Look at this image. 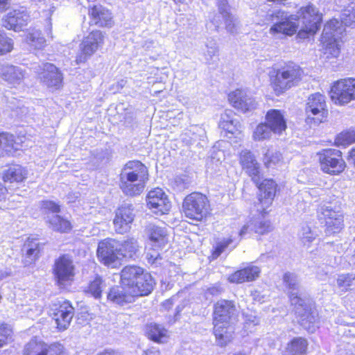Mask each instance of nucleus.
Instances as JSON below:
<instances>
[{"instance_id": "1", "label": "nucleus", "mask_w": 355, "mask_h": 355, "mask_svg": "<svg viewBox=\"0 0 355 355\" xmlns=\"http://www.w3.org/2000/svg\"><path fill=\"white\" fill-rule=\"evenodd\" d=\"M119 284L109 288L106 297L108 302L119 306L148 296L157 284L151 272L137 264L124 266L119 272Z\"/></svg>"}, {"instance_id": "2", "label": "nucleus", "mask_w": 355, "mask_h": 355, "mask_svg": "<svg viewBox=\"0 0 355 355\" xmlns=\"http://www.w3.org/2000/svg\"><path fill=\"white\" fill-rule=\"evenodd\" d=\"M298 14L302 20V26L300 29L298 24L293 21V15H288L287 12L282 10L274 11L270 15V19L272 21H279L270 26L269 33L274 36L292 37L295 35L296 39L300 40L313 37L322 26V13L313 4L309 3L301 6L298 10Z\"/></svg>"}, {"instance_id": "3", "label": "nucleus", "mask_w": 355, "mask_h": 355, "mask_svg": "<svg viewBox=\"0 0 355 355\" xmlns=\"http://www.w3.org/2000/svg\"><path fill=\"white\" fill-rule=\"evenodd\" d=\"M139 244L134 238L119 241L107 237L98 241L96 254L98 262L108 269H119L124 261L134 259Z\"/></svg>"}, {"instance_id": "4", "label": "nucleus", "mask_w": 355, "mask_h": 355, "mask_svg": "<svg viewBox=\"0 0 355 355\" xmlns=\"http://www.w3.org/2000/svg\"><path fill=\"white\" fill-rule=\"evenodd\" d=\"M237 316L234 300L222 299L216 302L212 311V333L220 347L231 343L236 336L233 320Z\"/></svg>"}, {"instance_id": "5", "label": "nucleus", "mask_w": 355, "mask_h": 355, "mask_svg": "<svg viewBox=\"0 0 355 355\" xmlns=\"http://www.w3.org/2000/svg\"><path fill=\"white\" fill-rule=\"evenodd\" d=\"M118 178V185L123 193L135 197L144 191L149 180V172L141 161L130 160L122 166Z\"/></svg>"}, {"instance_id": "6", "label": "nucleus", "mask_w": 355, "mask_h": 355, "mask_svg": "<svg viewBox=\"0 0 355 355\" xmlns=\"http://www.w3.org/2000/svg\"><path fill=\"white\" fill-rule=\"evenodd\" d=\"M270 85L277 96L297 86L305 76L304 69L297 63L288 60L269 72Z\"/></svg>"}, {"instance_id": "7", "label": "nucleus", "mask_w": 355, "mask_h": 355, "mask_svg": "<svg viewBox=\"0 0 355 355\" xmlns=\"http://www.w3.org/2000/svg\"><path fill=\"white\" fill-rule=\"evenodd\" d=\"M181 214L192 223H205L212 216L211 200L204 193L192 191L182 200Z\"/></svg>"}, {"instance_id": "8", "label": "nucleus", "mask_w": 355, "mask_h": 355, "mask_svg": "<svg viewBox=\"0 0 355 355\" xmlns=\"http://www.w3.org/2000/svg\"><path fill=\"white\" fill-rule=\"evenodd\" d=\"M252 182L258 190L257 202L254 203V207L257 214L264 218L269 214V208L272 205L275 197L280 193L279 184L271 178L262 180L257 178Z\"/></svg>"}, {"instance_id": "9", "label": "nucleus", "mask_w": 355, "mask_h": 355, "mask_svg": "<svg viewBox=\"0 0 355 355\" xmlns=\"http://www.w3.org/2000/svg\"><path fill=\"white\" fill-rule=\"evenodd\" d=\"M150 247L146 252V259L150 265H157L162 259L161 252L166 250L170 243V234L165 227L150 225L146 229Z\"/></svg>"}, {"instance_id": "10", "label": "nucleus", "mask_w": 355, "mask_h": 355, "mask_svg": "<svg viewBox=\"0 0 355 355\" xmlns=\"http://www.w3.org/2000/svg\"><path fill=\"white\" fill-rule=\"evenodd\" d=\"M320 171L331 176H338L347 168V163L341 150L334 148H322L315 153Z\"/></svg>"}, {"instance_id": "11", "label": "nucleus", "mask_w": 355, "mask_h": 355, "mask_svg": "<svg viewBox=\"0 0 355 355\" xmlns=\"http://www.w3.org/2000/svg\"><path fill=\"white\" fill-rule=\"evenodd\" d=\"M51 272L55 285L64 289L75 282L77 270L73 259L69 254H62L54 260Z\"/></svg>"}, {"instance_id": "12", "label": "nucleus", "mask_w": 355, "mask_h": 355, "mask_svg": "<svg viewBox=\"0 0 355 355\" xmlns=\"http://www.w3.org/2000/svg\"><path fill=\"white\" fill-rule=\"evenodd\" d=\"M306 121L320 124L327 121L329 110L324 94L315 92L309 96L304 107Z\"/></svg>"}, {"instance_id": "13", "label": "nucleus", "mask_w": 355, "mask_h": 355, "mask_svg": "<svg viewBox=\"0 0 355 355\" xmlns=\"http://www.w3.org/2000/svg\"><path fill=\"white\" fill-rule=\"evenodd\" d=\"M74 314L75 308L72 302L67 299L58 300L52 303L50 308L49 315L55 322L58 331H64L69 327Z\"/></svg>"}, {"instance_id": "14", "label": "nucleus", "mask_w": 355, "mask_h": 355, "mask_svg": "<svg viewBox=\"0 0 355 355\" xmlns=\"http://www.w3.org/2000/svg\"><path fill=\"white\" fill-rule=\"evenodd\" d=\"M329 96L335 105L340 106L355 101V78H345L333 82Z\"/></svg>"}, {"instance_id": "15", "label": "nucleus", "mask_w": 355, "mask_h": 355, "mask_svg": "<svg viewBox=\"0 0 355 355\" xmlns=\"http://www.w3.org/2000/svg\"><path fill=\"white\" fill-rule=\"evenodd\" d=\"M318 220L324 224L326 235L338 234L344 228V216L339 211L327 206H321L317 209Z\"/></svg>"}, {"instance_id": "16", "label": "nucleus", "mask_w": 355, "mask_h": 355, "mask_svg": "<svg viewBox=\"0 0 355 355\" xmlns=\"http://www.w3.org/2000/svg\"><path fill=\"white\" fill-rule=\"evenodd\" d=\"M105 34L103 31L94 29L83 38L80 44V53L77 58V62H85L87 58L101 49L105 42Z\"/></svg>"}, {"instance_id": "17", "label": "nucleus", "mask_w": 355, "mask_h": 355, "mask_svg": "<svg viewBox=\"0 0 355 355\" xmlns=\"http://www.w3.org/2000/svg\"><path fill=\"white\" fill-rule=\"evenodd\" d=\"M46 243L41 242L37 234H31L24 239L21 252L23 261L26 266L34 265L40 259L44 252Z\"/></svg>"}, {"instance_id": "18", "label": "nucleus", "mask_w": 355, "mask_h": 355, "mask_svg": "<svg viewBox=\"0 0 355 355\" xmlns=\"http://www.w3.org/2000/svg\"><path fill=\"white\" fill-rule=\"evenodd\" d=\"M23 355H69V354L64 345L59 342L48 344L43 341L31 340L25 345Z\"/></svg>"}, {"instance_id": "19", "label": "nucleus", "mask_w": 355, "mask_h": 355, "mask_svg": "<svg viewBox=\"0 0 355 355\" xmlns=\"http://www.w3.org/2000/svg\"><path fill=\"white\" fill-rule=\"evenodd\" d=\"M229 103L238 112L243 114L254 112L258 106L256 98L248 95L247 91L237 88L227 94Z\"/></svg>"}, {"instance_id": "20", "label": "nucleus", "mask_w": 355, "mask_h": 355, "mask_svg": "<svg viewBox=\"0 0 355 355\" xmlns=\"http://www.w3.org/2000/svg\"><path fill=\"white\" fill-rule=\"evenodd\" d=\"M87 15L91 26L102 28H110L114 24V15L112 11L100 3L89 5L87 7Z\"/></svg>"}, {"instance_id": "21", "label": "nucleus", "mask_w": 355, "mask_h": 355, "mask_svg": "<svg viewBox=\"0 0 355 355\" xmlns=\"http://www.w3.org/2000/svg\"><path fill=\"white\" fill-rule=\"evenodd\" d=\"M146 202L147 207L155 214H167L171 208V202L168 196L159 187L154 188L148 192Z\"/></svg>"}, {"instance_id": "22", "label": "nucleus", "mask_w": 355, "mask_h": 355, "mask_svg": "<svg viewBox=\"0 0 355 355\" xmlns=\"http://www.w3.org/2000/svg\"><path fill=\"white\" fill-rule=\"evenodd\" d=\"M134 209L132 205H122L114 211L113 225L117 234H123L128 232L135 219Z\"/></svg>"}, {"instance_id": "23", "label": "nucleus", "mask_w": 355, "mask_h": 355, "mask_svg": "<svg viewBox=\"0 0 355 355\" xmlns=\"http://www.w3.org/2000/svg\"><path fill=\"white\" fill-rule=\"evenodd\" d=\"M40 81L48 88L59 90L63 86L64 76L61 70L49 62L43 64L40 73Z\"/></svg>"}, {"instance_id": "24", "label": "nucleus", "mask_w": 355, "mask_h": 355, "mask_svg": "<svg viewBox=\"0 0 355 355\" xmlns=\"http://www.w3.org/2000/svg\"><path fill=\"white\" fill-rule=\"evenodd\" d=\"M239 163L243 171L250 178L251 180L261 178L262 172L260 163L254 153L248 149L241 150L238 154Z\"/></svg>"}, {"instance_id": "25", "label": "nucleus", "mask_w": 355, "mask_h": 355, "mask_svg": "<svg viewBox=\"0 0 355 355\" xmlns=\"http://www.w3.org/2000/svg\"><path fill=\"white\" fill-rule=\"evenodd\" d=\"M28 178V168L15 162L8 163L3 171L1 178L4 183L20 184L24 183Z\"/></svg>"}, {"instance_id": "26", "label": "nucleus", "mask_w": 355, "mask_h": 355, "mask_svg": "<svg viewBox=\"0 0 355 355\" xmlns=\"http://www.w3.org/2000/svg\"><path fill=\"white\" fill-rule=\"evenodd\" d=\"M339 24L337 19H330L327 22L324 31L322 33L320 38L321 44L326 50H329V53L337 57L340 53V46L338 41L332 35L331 31H335Z\"/></svg>"}, {"instance_id": "27", "label": "nucleus", "mask_w": 355, "mask_h": 355, "mask_svg": "<svg viewBox=\"0 0 355 355\" xmlns=\"http://www.w3.org/2000/svg\"><path fill=\"white\" fill-rule=\"evenodd\" d=\"M29 20L30 17L26 12L14 10L5 16L3 25L8 30L19 32L24 30Z\"/></svg>"}, {"instance_id": "28", "label": "nucleus", "mask_w": 355, "mask_h": 355, "mask_svg": "<svg viewBox=\"0 0 355 355\" xmlns=\"http://www.w3.org/2000/svg\"><path fill=\"white\" fill-rule=\"evenodd\" d=\"M261 269L259 266L249 264L236 270L228 277V281L233 284H243L256 280L260 275Z\"/></svg>"}, {"instance_id": "29", "label": "nucleus", "mask_w": 355, "mask_h": 355, "mask_svg": "<svg viewBox=\"0 0 355 355\" xmlns=\"http://www.w3.org/2000/svg\"><path fill=\"white\" fill-rule=\"evenodd\" d=\"M265 123L275 135H281L287 129L286 119L284 112L280 110H268L265 115Z\"/></svg>"}, {"instance_id": "30", "label": "nucleus", "mask_w": 355, "mask_h": 355, "mask_svg": "<svg viewBox=\"0 0 355 355\" xmlns=\"http://www.w3.org/2000/svg\"><path fill=\"white\" fill-rule=\"evenodd\" d=\"M21 146L13 134L0 132V157H13Z\"/></svg>"}, {"instance_id": "31", "label": "nucleus", "mask_w": 355, "mask_h": 355, "mask_svg": "<svg viewBox=\"0 0 355 355\" xmlns=\"http://www.w3.org/2000/svg\"><path fill=\"white\" fill-rule=\"evenodd\" d=\"M145 336L155 343H166L169 338V334L162 324L151 322L145 326Z\"/></svg>"}, {"instance_id": "32", "label": "nucleus", "mask_w": 355, "mask_h": 355, "mask_svg": "<svg viewBox=\"0 0 355 355\" xmlns=\"http://www.w3.org/2000/svg\"><path fill=\"white\" fill-rule=\"evenodd\" d=\"M309 349L308 340L302 336L291 338L286 344L285 355H307Z\"/></svg>"}, {"instance_id": "33", "label": "nucleus", "mask_w": 355, "mask_h": 355, "mask_svg": "<svg viewBox=\"0 0 355 355\" xmlns=\"http://www.w3.org/2000/svg\"><path fill=\"white\" fill-rule=\"evenodd\" d=\"M262 162L268 170L276 168L283 163L282 154L279 151L275 150L272 147H267L262 155Z\"/></svg>"}, {"instance_id": "34", "label": "nucleus", "mask_w": 355, "mask_h": 355, "mask_svg": "<svg viewBox=\"0 0 355 355\" xmlns=\"http://www.w3.org/2000/svg\"><path fill=\"white\" fill-rule=\"evenodd\" d=\"M49 224L53 232L61 234H71L73 230L72 222L61 215L56 214Z\"/></svg>"}, {"instance_id": "35", "label": "nucleus", "mask_w": 355, "mask_h": 355, "mask_svg": "<svg viewBox=\"0 0 355 355\" xmlns=\"http://www.w3.org/2000/svg\"><path fill=\"white\" fill-rule=\"evenodd\" d=\"M105 287V280L103 277L96 275L90 280L85 290L87 295H91L95 299H101Z\"/></svg>"}, {"instance_id": "36", "label": "nucleus", "mask_w": 355, "mask_h": 355, "mask_svg": "<svg viewBox=\"0 0 355 355\" xmlns=\"http://www.w3.org/2000/svg\"><path fill=\"white\" fill-rule=\"evenodd\" d=\"M272 130L264 122L259 123L252 132V139L254 141H263L271 138Z\"/></svg>"}, {"instance_id": "37", "label": "nucleus", "mask_w": 355, "mask_h": 355, "mask_svg": "<svg viewBox=\"0 0 355 355\" xmlns=\"http://www.w3.org/2000/svg\"><path fill=\"white\" fill-rule=\"evenodd\" d=\"M355 143V130H345L338 134L334 141L336 147L346 148Z\"/></svg>"}, {"instance_id": "38", "label": "nucleus", "mask_w": 355, "mask_h": 355, "mask_svg": "<svg viewBox=\"0 0 355 355\" xmlns=\"http://www.w3.org/2000/svg\"><path fill=\"white\" fill-rule=\"evenodd\" d=\"M13 329L10 324L0 322V348L7 345L12 340Z\"/></svg>"}, {"instance_id": "39", "label": "nucleus", "mask_w": 355, "mask_h": 355, "mask_svg": "<svg viewBox=\"0 0 355 355\" xmlns=\"http://www.w3.org/2000/svg\"><path fill=\"white\" fill-rule=\"evenodd\" d=\"M14 49L13 40L0 29V56L10 53Z\"/></svg>"}, {"instance_id": "40", "label": "nucleus", "mask_w": 355, "mask_h": 355, "mask_svg": "<svg viewBox=\"0 0 355 355\" xmlns=\"http://www.w3.org/2000/svg\"><path fill=\"white\" fill-rule=\"evenodd\" d=\"M259 318L256 315H245L243 323V331L248 336L249 334L253 333L256 327L259 325Z\"/></svg>"}, {"instance_id": "41", "label": "nucleus", "mask_w": 355, "mask_h": 355, "mask_svg": "<svg viewBox=\"0 0 355 355\" xmlns=\"http://www.w3.org/2000/svg\"><path fill=\"white\" fill-rule=\"evenodd\" d=\"M273 230V227L269 220H262L256 222L253 225L252 230L259 236L268 234Z\"/></svg>"}, {"instance_id": "42", "label": "nucleus", "mask_w": 355, "mask_h": 355, "mask_svg": "<svg viewBox=\"0 0 355 355\" xmlns=\"http://www.w3.org/2000/svg\"><path fill=\"white\" fill-rule=\"evenodd\" d=\"M232 242L233 239L232 237H229L216 243L211 251L212 257H218Z\"/></svg>"}, {"instance_id": "43", "label": "nucleus", "mask_w": 355, "mask_h": 355, "mask_svg": "<svg viewBox=\"0 0 355 355\" xmlns=\"http://www.w3.org/2000/svg\"><path fill=\"white\" fill-rule=\"evenodd\" d=\"M41 209L47 212L58 214L60 212V205L50 200H44L40 202Z\"/></svg>"}, {"instance_id": "44", "label": "nucleus", "mask_w": 355, "mask_h": 355, "mask_svg": "<svg viewBox=\"0 0 355 355\" xmlns=\"http://www.w3.org/2000/svg\"><path fill=\"white\" fill-rule=\"evenodd\" d=\"M300 318L303 324L314 323L316 321L313 311L311 307L306 306L304 308V313L300 315Z\"/></svg>"}, {"instance_id": "45", "label": "nucleus", "mask_w": 355, "mask_h": 355, "mask_svg": "<svg viewBox=\"0 0 355 355\" xmlns=\"http://www.w3.org/2000/svg\"><path fill=\"white\" fill-rule=\"evenodd\" d=\"M291 304L295 306H304V302L302 299L297 294H292L289 297Z\"/></svg>"}, {"instance_id": "46", "label": "nucleus", "mask_w": 355, "mask_h": 355, "mask_svg": "<svg viewBox=\"0 0 355 355\" xmlns=\"http://www.w3.org/2000/svg\"><path fill=\"white\" fill-rule=\"evenodd\" d=\"M8 196V189L0 181V201H5Z\"/></svg>"}, {"instance_id": "47", "label": "nucleus", "mask_w": 355, "mask_h": 355, "mask_svg": "<svg viewBox=\"0 0 355 355\" xmlns=\"http://www.w3.org/2000/svg\"><path fill=\"white\" fill-rule=\"evenodd\" d=\"M34 34H35V36H33V34H29V36H28L31 41H39L40 43H44L45 42L44 38L42 36L41 32L36 31Z\"/></svg>"}, {"instance_id": "48", "label": "nucleus", "mask_w": 355, "mask_h": 355, "mask_svg": "<svg viewBox=\"0 0 355 355\" xmlns=\"http://www.w3.org/2000/svg\"><path fill=\"white\" fill-rule=\"evenodd\" d=\"M96 355H121L120 352L113 349H105Z\"/></svg>"}, {"instance_id": "49", "label": "nucleus", "mask_w": 355, "mask_h": 355, "mask_svg": "<svg viewBox=\"0 0 355 355\" xmlns=\"http://www.w3.org/2000/svg\"><path fill=\"white\" fill-rule=\"evenodd\" d=\"M222 292V288L218 286H214L207 288V293L211 295H218Z\"/></svg>"}, {"instance_id": "50", "label": "nucleus", "mask_w": 355, "mask_h": 355, "mask_svg": "<svg viewBox=\"0 0 355 355\" xmlns=\"http://www.w3.org/2000/svg\"><path fill=\"white\" fill-rule=\"evenodd\" d=\"M348 159L355 168V147L351 148L348 152Z\"/></svg>"}, {"instance_id": "51", "label": "nucleus", "mask_w": 355, "mask_h": 355, "mask_svg": "<svg viewBox=\"0 0 355 355\" xmlns=\"http://www.w3.org/2000/svg\"><path fill=\"white\" fill-rule=\"evenodd\" d=\"M250 231V226L248 225H244L239 230V235L241 238L245 236Z\"/></svg>"}, {"instance_id": "52", "label": "nucleus", "mask_w": 355, "mask_h": 355, "mask_svg": "<svg viewBox=\"0 0 355 355\" xmlns=\"http://www.w3.org/2000/svg\"><path fill=\"white\" fill-rule=\"evenodd\" d=\"M10 0H0V11L6 10L10 6Z\"/></svg>"}, {"instance_id": "53", "label": "nucleus", "mask_w": 355, "mask_h": 355, "mask_svg": "<svg viewBox=\"0 0 355 355\" xmlns=\"http://www.w3.org/2000/svg\"><path fill=\"white\" fill-rule=\"evenodd\" d=\"M143 355H160L159 349H154L153 348L147 349L144 351Z\"/></svg>"}, {"instance_id": "54", "label": "nucleus", "mask_w": 355, "mask_h": 355, "mask_svg": "<svg viewBox=\"0 0 355 355\" xmlns=\"http://www.w3.org/2000/svg\"><path fill=\"white\" fill-rule=\"evenodd\" d=\"M3 79L8 81H10L12 80V78L8 76V73H3Z\"/></svg>"}, {"instance_id": "55", "label": "nucleus", "mask_w": 355, "mask_h": 355, "mask_svg": "<svg viewBox=\"0 0 355 355\" xmlns=\"http://www.w3.org/2000/svg\"><path fill=\"white\" fill-rule=\"evenodd\" d=\"M268 1L273 2V3H283L286 0H267Z\"/></svg>"}, {"instance_id": "56", "label": "nucleus", "mask_w": 355, "mask_h": 355, "mask_svg": "<svg viewBox=\"0 0 355 355\" xmlns=\"http://www.w3.org/2000/svg\"><path fill=\"white\" fill-rule=\"evenodd\" d=\"M175 3H182L184 0H173Z\"/></svg>"}, {"instance_id": "57", "label": "nucleus", "mask_w": 355, "mask_h": 355, "mask_svg": "<svg viewBox=\"0 0 355 355\" xmlns=\"http://www.w3.org/2000/svg\"><path fill=\"white\" fill-rule=\"evenodd\" d=\"M233 355H246V354L243 352H237V353L234 354Z\"/></svg>"}, {"instance_id": "58", "label": "nucleus", "mask_w": 355, "mask_h": 355, "mask_svg": "<svg viewBox=\"0 0 355 355\" xmlns=\"http://www.w3.org/2000/svg\"><path fill=\"white\" fill-rule=\"evenodd\" d=\"M338 285H339L340 286H343V284H342L340 282H338Z\"/></svg>"}]
</instances>
